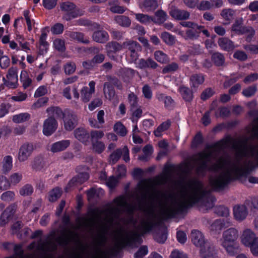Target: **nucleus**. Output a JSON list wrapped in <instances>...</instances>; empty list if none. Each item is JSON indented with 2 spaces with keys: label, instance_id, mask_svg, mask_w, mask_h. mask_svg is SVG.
Returning a JSON list of instances; mask_svg holds the SVG:
<instances>
[{
  "label": "nucleus",
  "instance_id": "nucleus-1",
  "mask_svg": "<svg viewBox=\"0 0 258 258\" xmlns=\"http://www.w3.org/2000/svg\"><path fill=\"white\" fill-rule=\"evenodd\" d=\"M251 134L258 140V119L254 121ZM215 159L210 169L215 171L210 178V184L215 190L223 189L232 177L248 174L258 166V147L249 145L245 138L227 140L218 149L214 148L198 154L194 158L197 172L203 174L208 163Z\"/></svg>",
  "mask_w": 258,
  "mask_h": 258
},
{
  "label": "nucleus",
  "instance_id": "nucleus-2",
  "mask_svg": "<svg viewBox=\"0 0 258 258\" xmlns=\"http://www.w3.org/2000/svg\"><path fill=\"white\" fill-rule=\"evenodd\" d=\"M159 179L141 180L138 192L127 199L120 196L114 200V205L103 211L106 221L112 224L117 220L122 211L132 216L134 211L141 210L143 215L135 230L143 235L160 229L161 222V192Z\"/></svg>",
  "mask_w": 258,
  "mask_h": 258
},
{
  "label": "nucleus",
  "instance_id": "nucleus-3",
  "mask_svg": "<svg viewBox=\"0 0 258 258\" xmlns=\"http://www.w3.org/2000/svg\"><path fill=\"white\" fill-rule=\"evenodd\" d=\"M188 163L183 165L182 175L177 190L165 199L162 192V219L183 213L193 204L201 203L207 209L214 205V198L205 189L203 183L189 175Z\"/></svg>",
  "mask_w": 258,
  "mask_h": 258
},
{
  "label": "nucleus",
  "instance_id": "nucleus-4",
  "mask_svg": "<svg viewBox=\"0 0 258 258\" xmlns=\"http://www.w3.org/2000/svg\"><path fill=\"white\" fill-rule=\"evenodd\" d=\"M107 231V227H103L94 239L90 249L81 247L79 250L71 253L68 258H109L110 254L126 245L142 242L141 236L137 231L130 230L125 226H120L112 232L113 244L106 246Z\"/></svg>",
  "mask_w": 258,
  "mask_h": 258
},
{
  "label": "nucleus",
  "instance_id": "nucleus-5",
  "mask_svg": "<svg viewBox=\"0 0 258 258\" xmlns=\"http://www.w3.org/2000/svg\"><path fill=\"white\" fill-rule=\"evenodd\" d=\"M238 236V231L235 228H230L223 232L220 239L221 245L230 256H234L240 251L237 242Z\"/></svg>",
  "mask_w": 258,
  "mask_h": 258
},
{
  "label": "nucleus",
  "instance_id": "nucleus-6",
  "mask_svg": "<svg viewBox=\"0 0 258 258\" xmlns=\"http://www.w3.org/2000/svg\"><path fill=\"white\" fill-rule=\"evenodd\" d=\"M60 9L63 13L62 19L69 21L83 15V12L77 8L72 2L66 1L60 4Z\"/></svg>",
  "mask_w": 258,
  "mask_h": 258
},
{
  "label": "nucleus",
  "instance_id": "nucleus-7",
  "mask_svg": "<svg viewBox=\"0 0 258 258\" xmlns=\"http://www.w3.org/2000/svg\"><path fill=\"white\" fill-rule=\"evenodd\" d=\"M123 48L127 49L126 53L131 62H134L139 57V53L141 51V46L139 43L131 40L123 42Z\"/></svg>",
  "mask_w": 258,
  "mask_h": 258
},
{
  "label": "nucleus",
  "instance_id": "nucleus-8",
  "mask_svg": "<svg viewBox=\"0 0 258 258\" xmlns=\"http://www.w3.org/2000/svg\"><path fill=\"white\" fill-rule=\"evenodd\" d=\"M34 150L32 143H27L22 145L19 150L18 159L19 162H23L27 160Z\"/></svg>",
  "mask_w": 258,
  "mask_h": 258
},
{
  "label": "nucleus",
  "instance_id": "nucleus-9",
  "mask_svg": "<svg viewBox=\"0 0 258 258\" xmlns=\"http://www.w3.org/2000/svg\"><path fill=\"white\" fill-rule=\"evenodd\" d=\"M57 126V120L54 117L50 116L44 121L43 133L45 136H49L55 132Z\"/></svg>",
  "mask_w": 258,
  "mask_h": 258
},
{
  "label": "nucleus",
  "instance_id": "nucleus-10",
  "mask_svg": "<svg viewBox=\"0 0 258 258\" xmlns=\"http://www.w3.org/2000/svg\"><path fill=\"white\" fill-rule=\"evenodd\" d=\"M257 237L251 229L246 228L242 232L240 239L241 244L248 247Z\"/></svg>",
  "mask_w": 258,
  "mask_h": 258
},
{
  "label": "nucleus",
  "instance_id": "nucleus-11",
  "mask_svg": "<svg viewBox=\"0 0 258 258\" xmlns=\"http://www.w3.org/2000/svg\"><path fill=\"white\" fill-rule=\"evenodd\" d=\"M247 205L245 203L242 205H237L233 207V214L234 218L237 221L241 222L248 215Z\"/></svg>",
  "mask_w": 258,
  "mask_h": 258
},
{
  "label": "nucleus",
  "instance_id": "nucleus-12",
  "mask_svg": "<svg viewBox=\"0 0 258 258\" xmlns=\"http://www.w3.org/2000/svg\"><path fill=\"white\" fill-rule=\"evenodd\" d=\"M17 205L15 204L8 206L0 216V226L3 227L9 223L16 211Z\"/></svg>",
  "mask_w": 258,
  "mask_h": 258
},
{
  "label": "nucleus",
  "instance_id": "nucleus-13",
  "mask_svg": "<svg viewBox=\"0 0 258 258\" xmlns=\"http://www.w3.org/2000/svg\"><path fill=\"white\" fill-rule=\"evenodd\" d=\"M7 78L8 80L7 81L5 78L3 80L6 86L10 88H15L17 87L18 82V69L17 67H11L9 69Z\"/></svg>",
  "mask_w": 258,
  "mask_h": 258
},
{
  "label": "nucleus",
  "instance_id": "nucleus-14",
  "mask_svg": "<svg viewBox=\"0 0 258 258\" xmlns=\"http://www.w3.org/2000/svg\"><path fill=\"white\" fill-rule=\"evenodd\" d=\"M64 127L66 131H72L77 124V117L71 112H65L63 117Z\"/></svg>",
  "mask_w": 258,
  "mask_h": 258
},
{
  "label": "nucleus",
  "instance_id": "nucleus-15",
  "mask_svg": "<svg viewBox=\"0 0 258 258\" xmlns=\"http://www.w3.org/2000/svg\"><path fill=\"white\" fill-rule=\"evenodd\" d=\"M242 23L243 19L242 18L236 20L232 26L231 31L237 34H242L249 32L250 35H254V30L251 27L247 28L243 27Z\"/></svg>",
  "mask_w": 258,
  "mask_h": 258
},
{
  "label": "nucleus",
  "instance_id": "nucleus-16",
  "mask_svg": "<svg viewBox=\"0 0 258 258\" xmlns=\"http://www.w3.org/2000/svg\"><path fill=\"white\" fill-rule=\"evenodd\" d=\"M191 239L192 243L197 247H199L200 250L208 242H206L203 233L198 230H193L191 232Z\"/></svg>",
  "mask_w": 258,
  "mask_h": 258
},
{
  "label": "nucleus",
  "instance_id": "nucleus-17",
  "mask_svg": "<svg viewBox=\"0 0 258 258\" xmlns=\"http://www.w3.org/2000/svg\"><path fill=\"white\" fill-rule=\"evenodd\" d=\"M95 82L93 81L89 83V88L84 87L81 90L82 100L84 102H88L92 97V94L95 92Z\"/></svg>",
  "mask_w": 258,
  "mask_h": 258
},
{
  "label": "nucleus",
  "instance_id": "nucleus-18",
  "mask_svg": "<svg viewBox=\"0 0 258 258\" xmlns=\"http://www.w3.org/2000/svg\"><path fill=\"white\" fill-rule=\"evenodd\" d=\"M71 144L69 140H63L52 144L50 147V151L53 153H58L67 149Z\"/></svg>",
  "mask_w": 258,
  "mask_h": 258
},
{
  "label": "nucleus",
  "instance_id": "nucleus-19",
  "mask_svg": "<svg viewBox=\"0 0 258 258\" xmlns=\"http://www.w3.org/2000/svg\"><path fill=\"white\" fill-rule=\"evenodd\" d=\"M75 137L84 144L87 145L90 139V135L88 132L82 127L76 128L74 132Z\"/></svg>",
  "mask_w": 258,
  "mask_h": 258
},
{
  "label": "nucleus",
  "instance_id": "nucleus-20",
  "mask_svg": "<svg viewBox=\"0 0 258 258\" xmlns=\"http://www.w3.org/2000/svg\"><path fill=\"white\" fill-rule=\"evenodd\" d=\"M232 225L230 220H224L222 219H218L214 221L211 225V230L215 232H219L223 228L229 227Z\"/></svg>",
  "mask_w": 258,
  "mask_h": 258
},
{
  "label": "nucleus",
  "instance_id": "nucleus-21",
  "mask_svg": "<svg viewBox=\"0 0 258 258\" xmlns=\"http://www.w3.org/2000/svg\"><path fill=\"white\" fill-rule=\"evenodd\" d=\"M136 71L131 68L120 69L117 75L120 76L125 82H129L135 76Z\"/></svg>",
  "mask_w": 258,
  "mask_h": 258
},
{
  "label": "nucleus",
  "instance_id": "nucleus-22",
  "mask_svg": "<svg viewBox=\"0 0 258 258\" xmlns=\"http://www.w3.org/2000/svg\"><path fill=\"white\" fill-rule=\"evenodd\" d=\"M89 177V174L87 172H83L78 174L76 176L73 177L68 184V187L73 186L80 185L87 181Z\"/></svg>",
  "mask_w": 258,
  "mask_h": 258
},
{
  "label": "nucleus",
  "instance_id": "nucleus-23",
  "mask_svg": "<svg viewBox=\"0 0 258 258\" xmlns=\"http://www.w3.org/2000/svg\"><path fill=\"white\" fill-rule=\"evenodd\" d=\"M200 254L202 258L217 257V253L214 247L209 243L200 250Z\"/></svg>",
  "mask_w": 258,
  "mask_h": 258
},
{
  "label": "nucleus",
  "instance_id": "nucleus-24",
  "mask_svg": "<svg viewBox=\"0 0 258 258\" xmlns=\"http://www.w3.org/2000/svg\"><path fill=\"white\" fill-rule=\"evenodd\" d=\"M158 66V64L152 59L150 58L147 59L141 58L137 63V68L140 69H145L147 68L155 69Z\"/></svg>",
  "mask_w": 258,
  "mask_h": 258
},
{
  "label": "nucleus",
  "instance_id": "nucleus-25",
  "mask_svg": "<svg viewBox=\"0 0 258 258\" xmlns=\"http://www.w3.org/2000/svg\"><path fill=\"white\" fill-rule=\"evenodd\" d=\"M93 40L99 43H104L109 40V35L104 30L95 31L92 34Z\"/></svg>",
  "mask_w": 258,
  "mask_h": 258
},
{
  "label": "nucleus",
  "instance_id": "nucleus-26",
  "mask_svg": "<svg viewBox=\"0 0 258 258\" xmlns=\"http://www.w3.org/2000/svg\"><path fill=\"white\" fill-rule=\"evenodd\" d=\"M68 35L71 39L77 41L80 43L88 44L90 42L89 37L85 36V35L81 32H69Z\"/></svg>",
  "mask_w": 258,
  "mask_h": 258
},
{
  "label": "nucleus",
  "instance_id": "nucleus-27",
  "mask_svg": "<svg viewBox=\"0 0 258 258\" xmlns=\"http://www.w3.org/2000/svg\"><path fill=\"white\" fill-rule=\"evenodd\" d=\"M13 166V157L10 155L5 156L2 161V173L5 174H8L11 171Z\"/></svg>",
  "mask_w": 258,
  "mask_h": 258
},
{
  "label": "nucleus",
  "instance_id": "nucleus-28",
  "mask_svg": "<svg viewBox=\"0 0 258 258\" xmlns=\"http://www.w3.org/2000/svg\"><path fill=\"white\" fill-rule=\"evenodd\" d=\"M143 154L139 155L138 159L142 162H147L151 158L153 153V148L152 145L149 144L145 146L143 149Z\"/></svg>",
  "mask_w": 258,
  "mask_h": 258
},
{
  "label": "nucleus",
  "instance_id": "nucleus-29",
  "mask_svg": "<svg viewBox=\"0 0 258 258\" xmlns=\"http://www.w3.org/2000/svg\"><path fill=\"white\" fill-rule=\"evenodd\" d=\"M171 16L177 20H186L189 17V13L184 10L179 9L172 10L170 12Z\"/></svg>",
  "mask_w": 258,
  "mask_h": 258
},
{
  "label": "nucleus",
  "instance_id": "nucleus-30",
  "mask_svg": "<svg viewBox=\"0 0 258 258\" xmlns=\"http://www.w3.org/2000/svg\"><path fill=\"white\" fill-rule=\"evenodd\" d=\"M47 34L44 30H42L41 34L39 38V51L40 54H43L47 52L48 48V43L46 41Z\"/></svg>",
  "mask_w": 258,
  "mask_h": 258
},
{
  "label": "nucleus",
  "instance_id": "nucleus-31",
  "mask_svg": "<svg viewBox=\"0 0 258 258\" xmlns=\"http://www.w3.org/2000/svg\"><path fill=\"white\" fill-rule=\"evenodd\" d=\"M204 81V77L202 74H194L190 77V85L194 90H196L199 86Z\"/></svg>",
  "mask_w": 258,
  "mask_h": 258
},
{
  "label": "nucleus",
  "instance_id": "nucleus-32",
  "mask_svg": "<svg viewBox=\"0 0 258 258\" xmlns=\"http://www.w3.org/2000/svg\"><path fill=\"white\" fill-rule=\"evenodd\" d=\"M218 44L222 49L227 51H231L235 48L233 42L227 38H220Z\"/></svg>",
  "mask_w": 258,
  "mask_h": 258
},
{
  "label": "nucleus",
  "instance_id": "nucleus-33",
  "mask_svg": "<svg viewBox=\"0 0 258 258\" xmlns=\"http://www.w3.org/2000/svg\"><path fill=\"white\" fill-rule=\"evenodd\" d=\"M47 166L46 161L40 157H36L34 159L32 164V168L36 171H41Z\"/></svg>",
  "mask_w": 258,
  "mask_h": 258
},
{
  "label": "nucleus",
  "instance_id": "nucleus-34",
  "mask_svg": "<svg viewBox=\"0 0 258 258\" xmlns=\"http://www.w3.org/2000/svg\"><path fill=\"white\" fill-rule=\"evenodd\" d=\"M114 20L117 24L123 27H128L131 24L130 18L124 15L116 16Z\"/></svg>",
  "mask_w": 258,
  "mask_h": 258
},
{
  "label": "nucleus",
  "instance_id": "nucleus-35",
  "mask_svg": "<svg viewBox=\"0 0 258 258\" xmlns=\"http://www.w3.org/2000/svg\"><path fill=\"white\" fill-rule=\"evenodd\" d=\"M103 92L105 98L109 100H112L115 95L114 88L108 83H104Z\"/></svg>",
  "mask_w": 258,
  "mask_h": 258
},
{
  "label": "nucleus",
  "instance_id": "nucleus-36",
  "mask_svg": "<svg viewBox=\"0 0 258 258\" xmlns=\"http://www.w3.org/2000/svg\"><path fill=\"white\" fill-rule=\"evenodd\" d=\"M140 7L147 11H154L158 7V3L156 0H144L142 4L140 5Z\"/></svg>",
  "mask_w": 258,
  "mask_h": 258
},
{
  "label": "nucleus",
  "instance_id": "nucleus-37",
  "mask_svg": "<svg viewBox=\"0 0 258 258\" xmlns=\"http://www.w3.org/2000/svg\"><path fill=\"white\" fill-rule=\"evenodd\" d=\"M106 47L108 52L115 53L124 49L123 42L120 44L115 41H111L106 44Z\"/></svg>",
  "mask_w": 258,
  "mask_h": 258
},
{
  "label": "nucleus",
  "instance_id": "nucleus-38",
  "mask_svg": "<svg viewBox=\"0 0 258 258\" xmlns=\"http://www.w3.org/2000/svg\"><path fill=\"white\" fill-rule=\"evenodd\" d=\"M46 111L54 118H63V115H65V113L63 112L61 108L58 107H49L46 109Z\"/></svg>",
  "mask_w": 258,
  "mask_h": 258
},
{
  "label": "nucleus",
  "instance_id": "nucleus-39",
  "mask_svg": "<svg viewBox=\"0 0 258 258\" xmlns=\"http://www.w3.org/2000/svg\"><path fill=\"white\" fill-rule=\"evenodd\" d=\"M179 91L183 99L186 101H190L193 98V95L190 90L185 86H181Z\"/></svg>",
  "mask_w": 258,
  "mask_h": 258
},
{
  "label": "nucleus",
  "instance_id": "nucleus-40",
  "mask_svg": "<svg viewBox=\"0 0 258 258\" xmlns=\"http://www.w3.org/2000/svg\"><path fill=\"white\" fill-rule=\"evenodd\" d=\"M235 15V11L231 9H223L221 13L222 17L226 21H227V24L232 20Z\"/></svg>",
  "mask_w": 258,
  "mask_h": 258
},
{
  "label": "nucleus",
  "instance_id": "nucleus-41",
  "mask_svg": "<svg viewBox=\"0 0 258 258\" xmlns=\"http://www.w3.org/2000/svg\"><path fill=\"white\" fill-rule=\"evenodd\" d=\"M30 118V115L28 113H21L13 116V121L17 123H23Z\"/></svg>",
  "mask_w": 258,
  "mask_h": 258
},
{
  "label": "nucleus",
  "instance_id": "nucleus-42",
  "mask_svg": "<svg viewBox=\"0 0 258 258\" xmlns=\"http://www.w3.org/2000/svg\"><path fill=\"white\" fill-rule=\"evenodd\" d=\"M34 188L30 184L24 185L19 190V194L23 197L30 196L33 192Z\"/></svg>",
  "mask_w": 258,
  "mask_h": 258
},
{
  "label": "nucleus",
  "instance_id": "nucleus-43",
  "mask_svg": "<svg viewBox=\"0 0 258 258\" xmlns=\"http://www.w3.org/2000/svg\"><path fill=\"white\" fill-rule=\"evenodd\" d=\"M22 179V174L20 173L15 172L12 173L9 177V181L10 185H16L18 184Z\"/></svg>",
  "mask_w": 258,
  "mask_h": 258
},
{
  "label": "nucleus",
  "instance_id": "nucleus-44",
  "mask_svg": "<svg viewBox=\"0 0 258 258\" xmlns=\"http://www.w3.org/2000/svg\"><path fill=\"white\" fill-rule=\"evenodd\" d=\"M54 241L59 245H67L69 244L70 238L64 233H63L60 235L55 238Z\"/></svg>",
  "mask_w": 258,
  "mask_h": 258
},
{
  "label": "nucleus",
  "instance_id": "nucleus-45",
  "mask_svg": "<svg viewBox=\"0 0 258 258\" xmlns=\"http://www.w3.org/2000/svg\"><path fill=\"white\" fill-rule=\"evenodd\" d=\"M113 129L116 134L122 137L125 136L127 133L125 127L120 122L114 124Z\"/></svg>",
  "mask_w": 258,
  "mask_h": 258
},
{
  "label": "nucleus",
  "instance_id": "nucleus-46",
  "mask_svg": "<svg viewBox=\"0 0 258 258\" xmlns=\"http://www.w3.org/2000/svg\"><path fill=\"white\" fill-rule=\"evenodd\" d=\"M61 195V190L59 187H56L49 192V200L50 202H55L59 199Z\"/></svg>",
  "mask_w": 258,
  "mask_h": 258
},
{
  "label": "nucleus",
  "instance_id": "nucleus-47",
  "mask_svg": "<svg viewBox=\"0 0 258 258\" xmlns=\"http://www.w3.org/2000/svg\"><path fill=\"white\" fill-rule=\"evenodd\" d=\"M212 59L213 62L217 66H222L225 61V58L222 54L219 52H216L213 54Z\"/></svg>",
  "mask_w": 258,
  "mask_h": 258
},
{
  "label": "nucleus",
  "instance_id": "nucleus-48",
  "mask_svg": "<svg viewBox=\"0 0 258 258\" xmlns=\"http://www.w3.org/2000/svg\"><path fill=\"white\" fill-rule=\"evenodd\" d=\"M214 212L220 216L227 217L229 216V209L224 206H220L215 207L214 209Z\"/></svg>",
  "mask_w": 258,
  "mask_h": 258
},
{
  "label": "nucleus",
  "instance_id": "nucleus-49",
  "mask_svg": "<svg viewBox=\"0 0 258 258\" xmlns=\"http://www.w3.org/2000/svg\"><path fill=\"white\" fill-rule=\"evenodd\" d=\"M122 152L121 149H117L114 151L109 157V162L111 164H114L120 158Z\"/></svg>",
  "mask_w": 258,
  "mask_h": 258
},
{
  "label": "nucleus",
  "instance_id": "nucleus-50",
  "mask_svg": "<svg viewBox=\"0 0 258 258\" xmlns=\"http://www.w3.org/2000/svg\"><path fill=\"white\" fill-rule=\"evenodd\" d=\"M53 46L55 49L60 52H64L66 50L65 43L63 40L56 39L53 41Z\"/></svg>",
  "mask_w": 258,
  "mask_h": 258
},
{
  "label": "nucleus",
  "instance_id": "nucleus-51",
  "mask_svg": "<svg viewBox=\"0 0 258 258\" xmlns=\"http://www.w3.org/2000/svg\"><path fill=\"white\" fill-rule=\"evenodd\" d=\"M15 194L11 190H8L3 193L1 196V199L5 202H10L14 200Z\"/></svg>",
  "mask_w": 258,
  "mask_h": 258
},
{
  "label": "nucleus",
  "instance_id": "nucleus-52",
  "mask_svg": "<svg viewBox=\"0 0 258 258\" xmlns=\"http://www.w3.org/2000/svg\"><path fill=\"white\" fill-rule=\"evenodd\" d=\"M10 183L9 179L3 175L0 176V190H5L8 189L10 187Z\"/></svg>",
  "mask_w": 258,
  "mask_h": 258
},
{
  "label": "nucleus",
  "instance_id": "nucleus-53",
  "mask_svg": "<svg viewBox=\"0 0 258 258\" xmlns=\"http://www.w3.org/2000/svg\"><path fill=\"white\" fill-rule=\"evenodd\" d=\"M20 79L23 82V86L25 88L28 87L32 83L31 79L27 77V73L25 71H22Z\"/></svg>",
  "mask_w": 258,
  "mask_h": 258
},
{
  "label": "nucleus",
  "instance_id": "nucleus-54",
  "mask_svg": "<svg viewBox=\"0 0 258 258\" xmlns=\"http://www.w3.org/2000/svg\"><path fill=\"white\" fill-rule=\"evenodd\" d=\"M92 148L94 151L98 153H102L105 149V145L102 142H93Z\"/></svg>",
  "mask_w": 258,
  "mask_h": 258
},
{
  "label": "nucleus",
  "instance_id": "nucleus-55",
  "mask_svg": "<svg viewBox=\"0 0 258 258\" xmlns=\"http://www.w3.org/2000/svg\"><path fill=\"white\" fill-rule=\"evenodd\" d=\"M76 69V66L74 62H70L64 66V72L67 75L73 74Z\"/></svg>",
  "mask_w": 258,
  "mask_h": 258
},
{
  "label": "nucleus",
  "instance_id": "nucleus-56",
  "mask_svg": "<svg viewBox=\"0 0 258 258\" xmlns=\"http://www.w3.org/2000/svg\"><path fill=\"white\" fill-rule=\"evenodd\" d=\"M214 7V4L211 2L207 1H202L198 6V9L200 10L205 11L211 9Z\"/></svg>",
  "mask_w": 258,
  "mask_h": 258
},
{
  "label": "nucleus",
  "instance_id": "nucleus-57",
  "mask_svg": "<svg viewBox=\"0 0 258 258\" xmlns=\"http://www.w3.org/2000/svg\"><path fill=\"white\" fill-rule=\"evenodd\" d=\"M162 39L164 42L168 45H172L175 43V38L167 32H164L162 33Z\"/></svg>",
  "mask_w": 258,
  "mask_h": 258
},
{
  "label": "nucleus",
  "instance_id": "nucleus-58",
  "mask_svg": "<svg viewBox=\"0 0 258 258\" xmlns=\"http://www.w3.org/2000/svg\"><path fill=\"white\" fill-rule=\"evenodd\" d=\"M135 16L136 19L142 23L145 24L151 20V18L147 15L139 13L136 14ZM152 20L153 21V19H152Z\"/></svg>",
  "mask_w": 258,
  "mask_h": 258
},
{
  "label": "nucleus",
  "instance_id": "nucleus-59",
  "mask_svg": "<svg viewBox=\"0 0 258 258\" xmlns=\"http://www.w3.org/2000/svg\"><path fill=\"white\" fill-rule=\"evenodd\" d=\"M254 256H258V237L248 247Z\"/></svg>",
  "mask_w": 258,
  "mask_h": 258
},
{
  "label": "nucleus",
  "instance_id": "nucleus-60",
  "mask_svg": "<svg viewBox=\"0 0 258 258\" xmlns=\"http://www.w3.org/2000/svg\"><path fill=\"white\" fill-rule=\"evenodd\" d=\"M47 87L45 85H42L39 87L34 93V97H39L42 96L47 93Z\"/></svg>",
  "mask_w": 258,
  "mask_h": 258
},
{
  "label": "nucleus",
  "instance_id": "nucleus-61",
  "mask_svg": "<svg viewBox=\"0 0 258 258\" xmlns=\"http://www.w3.org/2000/svg\"><path fill=\"white\" fill-rule=\"evenodd\" d=\"M178 68V66L176 63L173 62L167 65L162 70V73H169L176 71Z\"/></svg>",
  "mask_w": 258,
  "mask_h": 258
},
{
  "label": "nucleus",
  "instance_id": "nucleus-62",
  "mask_svg": "<svg viewBox=\"0 0 258 258\" xmlns=\"http://www.w3.org/2000/svg\"><path fill=\"white\" fill-rule=\"evenodd\" d=\"M90 136L92 143H93L101 139L104 136V133L101 131H93L91 132Z\"/></svg>",
  "mask_w": 258,
  "mask_h": 258
},
{
  "label": "nucleus",
  "instance_id": "nucleus-63",
  "mask_svg": "<svg viewBox=\"0 0 258 258\" xmlns=\"http://www.w3.org/2000/svg\"><path fill=\"white\" fill-rule=\"evenodd\" d=\"M128 101L132 107H137L138 102V98L134 93H131L128 95Z\"/></svg>",
  "mask_w": 258,
  "mask_h": 258
},
{
  "label": "nucleus",
  "instance_id": "nucleus-64",
  "mask_svg": "<svg viewBox=\"0 0 258 258\" xmlns=\"http://www.w3.org/2000/svg\"><path fill=\"white\" fill-rule=\"evenodd\" d=\"M170 258H187V257L182 251L178 249H174L170 254Z\"/></svg>",
  "mask_w": 258,
  "mask_h": 258
}]
</instances>
